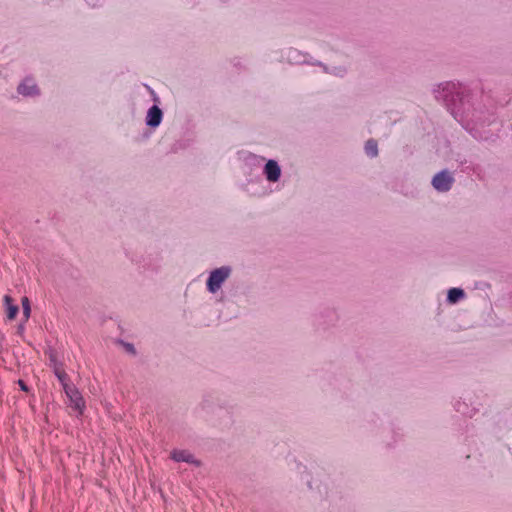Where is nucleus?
<instances>
[{
    "label": "nucleus",
    "instance_id": "nucleus-1",
    "mask_svg": "<svg viewBox=\"0 0 512 512\" xmlns=\"http://www.w3.org/2000/svg\"><path fill=\"white\" fill-rule=\"evenodd\" d=\"M435 98L468 131L477 137L479 128L495 121L494 111L486 102L475 98L469 89L454 82H445L434 90Z\"/></svg>",
    "mask_w": 512,
    "mask_h": 512
},
{
    "label": "nucleus",
    "instance_id": "nucleus-2",
    "mask_svg": "<svg viewBox=\"0 0 512 512\" xmlns=\"http://www.w3.org/2000/svg\"><path fill=\"white\" fill-rule=\"evenodd\" d=\"M230 266H221L210 272L206 281L207 290L216 293L231 274Z\"/></svg>",
    "mask_w": 512,
    "mask_h": 512
},
{
    "label": "nucleus",
    "instance_id": "nucleus-3",
    "mask_svg": "<svg viewBox=\"0 0 512 512\" xmlns=\"http://www.w3.org/2000/svg\"><path fill=\"white\" fill-rule=\"evenodd\" d=\"M61 385L67 398L70 401L71 407L78 411L79 414H82L83 408L85 407V402L79 390L74 385L70 384L69 381H66Z\"/></svg>",
    "mask_w": 512,
    "mask_h": 512
},
{
    "label": "nucleus",
    "instance_id": "nucleus-4",
    "mask_svg": "<svg viewBox=\"0 0 512 512\" xmlns=\"http://www.w3.org/2000/svg\"><path fill=\"white\" fill-rule=\"evenodd\" d=\"M455 179L448 170H442L432 178V186L438 192H448L451 190Z\"/></svg>",
    "mask_w": 512,
    "mask_h": 512
},
{
    "label": "nucleus",
    "instance_id": "nucleus-5",
    "mask_svg": "<svg viewBox=\"0 0 512 512\" xmlns=\"http://www.w3.org/2000/svg\"><path fill=\"white\" fill-rule=\"evenodd\" d=\"M17 92L25 97H36L40 95V89L33 77H26L17 87Z\"/></svg>",
    "mask_w": 512,
    "mask_h": 512
},
{
    "label": "nucleus",
    "instance_id": "nucleus-6",
    "mask_svg": "<svg viewBox=\"0 0 512 512\" xmlns=\"http://www.w3.org/2000/svg\"><path fill=\"white\" fill-rule=\"evenodd\" d=\"M170 458L175 462H186L196 467H200L202 464L200 460L196 459L194 455L187 450L174 449L170 453Z\"/></svg>",
    "mask_w": 512,
    "mask_h": 512
},
{
    "label": "nucleus",
    "instance_id": "nucleus-7",
    "mask_svg": "<svg viewBox=\"0 0 512 512\" xmlns=\"http://www.w3.org/2000/svg\"><path fill=\"white\" fill-rule=\"evenodd\" d=\"M263 174L269 182H277L281 177V168L277 161L268 160L264 166Z\"/></svg>",
    "mask_w": 512,
    "mask_h": 512
},
{
    "label": "nucleus",
    "instance_id": "nucleus-8",
    "mask_svg": "<svg viewBox=\"0 0 512 512\" xmlns=\"http://www.w3.org/2000/svg\"><path fill=\"white\" fill-rule=\"evenodd\" d=\"M49 361H50V366L54 369V374L58 378L59 382L61 384H63L66 381H69V376L62 369V363L58 362V360L56 358V353L54 350H50V352H49Z\"/></svg>",
    "mask_w": 512,
    "mask_h": 512
},
{
    "label": "nucleus",
    "instance_id": "nucleus-9",
    "mask_svg": "<svg viewBox=\"0 0 512 512\" xmlns=\"http://www.w3.org/2000/svg\"><path fill=\"white\" fill-rule=\"evenodd\" d=\"M162 118V110L157 105H153L148 109L146 116V125L151 128H156L160 125Z\"/></svg>",
    "mask_w": 512,
    "mask_h": 512
},
{
    "label": "nucleus",
    "instance_id": "nucleus-10",
    "mask_svg": "<svg viewBox=\"0 0 512 512\" xmlns=\"http://www.w3.org/2000/svg\"><path fill=\"white\" fill-rule=\"evenodd\" d=\"M465 297V292L461 288H450L447 293V301L455 304Z\"/></svg>",
    "mask_w": 512,
    "mask_h": 512
},
{
    "label": "nucleus",
    "instance_id": "nucleus-11",
    "mask_svg": "<svg viewBox=\"0 0 512 512\" xmlns=\"http://www.w3.org/2000/svg\"><path fill=\"white\" fill-rule=\"evenodd\" d=\"M307 54H302L297 49H289L287 58L290 62L295 64H302L307 62Z\"/></svg>",
    "mask_w": 512,
    "mask_h": 512
},
{
    "label": "nucleus",
    "instance_id": "nucleus-12",
    "mask_svg": "<svg viewBox=\"0 0 512 512\" xmlns=\"http://www.w3.org/2000/svg\"><path fill=\"white\" fill-rule=\"evenodd\" d=\"M5 303L7 305V318L9 320H13L19 311V307L17 305L12 304V298L9 295L4 297Z\"/></svg>",
    "mask_w": 512,
    "mask_h": 512
},
{
    "label": "nucleus",
    "instance_id": "nucleus-13",
    "mask_svg": "<svg viewBox=\"0 0 512 512\" xmlns=\"http://www.w3.org/2000/svg\"><path fill=\"white\" fill-rule=\"evenodd\" d=\"M365 153L367 156L374 158L378 155V144L377 141L374 139H369L365 143Z\"/></svg>",
    "mask_w": 512,
    "mask_h": 512
},
{
    "label": "nucleus",
    "instance_id": "nucleus-14",
    "mask_svg": "<svg viewBox=\"0 0 512 512\" xmlns=\"http://www.w3.org/2000/svg\"><path fill=\"white\" fill-rule=\"evenodd\" d=\"M22 308H23V315H24L25 319L27 320L31 314L30 301L27 297L22 298Z\"/></svg>",
    "mask_w": 512,
    "mask_h": 512
},
{
    "label": "nucleus",
    "instance_id": "nucleus-15",
    "mask_svg": "<svg viewBox=\"0 0 512 512\" xmlns=\"http://www.w3.org/2000/svg\"><path fill=\"white\" fill-rule=\"evenodd\" d=\"M119 343L124 347L125 351L131 355H136V349L132 343L120 340Z\"/></svg>",
    "mask_w": 512,
    "mask_h": 512
},
{
    "label": "nucleus",
    "instance_id": "nucleus-16",
    "mask_svg": "<svg viewBox=\"0 0 512 512\" xmlns=\"http://www.w3.org/2000/svg\"><path fill=\"white\" fill-rule=\"evenodd\" d=\"M331 74L342 77L346 74V69L344 67H335L333 70H331Z\"/></svg>",
    "mask_w": 512,
    "mask_h": 512
},
{
    "label": "nucleus",
    "instance_id": "nucleus-17",
    "mask_svg": "<svg viewBox=\"0 0 512 512\" xmlns=\"http://www.w3.org/2000/svg\"><path fill=\"white\" fill-rule=\"evenodd\" d=\"M17 383H18V385H19V387H20V389L22 391H24V392H28L29 391V388H28L27 384L22 379H19L17 381Z\"/></svg>",
    "mask_w": 512,
    "mask_h": 512
},
{
    "label": "nucleus",
    "instance_id": "nucleus-18",
    "mask_svg": "<svg viewBox=\"0 0 512 512\" xmlns=\"http://www.w3.org/2000/svg\"><path fill=\"white\" fill-rule=\"evenodd\" d=\"M305 63L313 65V66H319V67L322 65V62H320V61H310V60H307V62H305Z\"/></svg>",
    "mask_w": 512,
    "mask_h": 512
},
{
    "label": "nucleus",
    "instance_id": "nucleus-19",
    "mask_svg": "<svg viewBox=\"0 0 512 512\" xmlns=\"http://www.w3.org/2000/svg\"><path fill=\"white\" fill-rule=\"evenodd\" d=\"M320 67L323 69V71H324L325 73H329V74H331V70H330V69L328 68V66H327V65H325L324 63H322V65H321Z\"/></svg>",
    "mask_w": 512,
    "mask_h": 512
},
{
    "label": "nucleus",
    "instance_id": "nucleus-20",
    "mask_svg": "<svg viewBox=\"0 0 512 512\" xmlns=\"http://www.w3.org/2000/svg\"><path fill=\"white\" fill-rule=\"evenodd\" d=\"M328 313H329V316L332 318V320H335V319H336V314H335V312H333V311H329Z\"/></svg>",
    "mask_w": 512,
    "mask_h": 512
},
{
    "label": "nucleus",
    "instance_id": "nucleus-21",
    "mask_svg": "<svg viewBox=\"0 0 512 512\" xmlns=\"http://www.w3.org/2000/svg\"><path fill=\"white\" fill-rule=\"evenodd\" d=\"M151 94L154 96L153 100H154V101H157V100H158V98L156 97V95H155V93H154V91H153V90H151Z\"/></svg>",
    "mask_w": 512,
    "mask_h": 512
},
{
    "label": "nucleus",
    "instance_id": "nucleus-22",
    "mask_svg": "<svg viewBox=\"0 0 512 512\" xmlns=\"http://www.w3.org/2000/svg\"><path fill=\"white\" fill-rule=\"evenodd\" d=\"M22 329H23V326H22V325H20V326H19V331H22Z\"/></svg>",
    "mask_w": 512,
    "mask_h": 512
}]
</instances>
